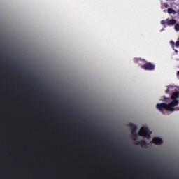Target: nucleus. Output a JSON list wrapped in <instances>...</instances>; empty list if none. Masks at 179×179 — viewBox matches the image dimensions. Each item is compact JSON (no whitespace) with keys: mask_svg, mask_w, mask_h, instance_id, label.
Segmentation results:
<instances>
[{"mask_svg":"<svg viewBox=\"0 0 179 179\" xmlns=\"http://www.w3.org/2000/svg\"><path fill=\"white\" fill-rule=\"evenodd\" d=\"M179 98V92H173L171 95L172 101L169 103H161L157 104V108L159 111H162L163 114H166L164 113V110L166 111H178L179 108H174L176 106H178V99Z\"/></svg>","mask_w":179,"mask_h":179,"instance_id":"obj_1","label":"nucleus"},{"mask_svg":"<svg viewBox=\"0 0 179 179\" xmlns=\"http://www.w3.org/2000/svg\"><path fill=\"white\" fill-rule=\"evenodd\" d=\"M150 134L152 133L147 127H142L138 132L140 136H144V138H147L148 139H150Z\"/></svg>","mask_w":179,"mask_h":179,"instance_id":"obj_2","label":"nucleus"},{"mask_svg":"<svg viewBox=\"0 0 179 179\" xmlns=\"http://www.w3.org/2000/svg\"><path fill=\"white\" fill-rule=\"evenodd\" d=\"M142 69L145 71H155V66L153 63L146 62L145 64L141 66Z\"/></svg>","mask_w":179,"mask_h":179,"instance_id":"obj_3","label":"nucleus"},{"mask_svg":"<svg viewBox=\"0 0 179 179\" xmlns=\"http://www.w3.org/2000/svg\"><path fill=\"white\" fill-rule=\"evenodd\" d=\"M152 143H155V145H162L163 143V139L160 138V137H155L152 139Z\"/></svg>","mask_w":179,"mask_h":179,"instance_id":"obj_4","label":"nucleus"},{"mask_svg":"<svg viewBox=\"0 0 179 179\" xmlns=\"http://www.w3.org/2000/svg\"><path fill=\"white\" fill-rule=\"evenodd\" d=\"M166 24L168 26H174L177 23V20H176L174 19L170 20V19L167 18L166 20Z\"/></svg>","mask_w":179,"mask_h":179,"instance_id":"obj_5","label":"nucleus"},{"mask_svg":"<svg viewBox=\"0 0 179 179\" xmlns=\"http://www.w3.org/2000/svg\"><path fill=\"white\" fill-rule=\"evenodd\" d=\"M168 13L169 15H171V13H173V15H176V13H177V12L176 10H174L173 8H169Z\"/></svg>","mask_w":179,"mask_h":179,"instance_id":"obj_6","label":"nucleus"},{"mask_svg":"<svg viewBox=\"0 0 179 179\" xmlns=\"http://www.w3.org/2000/svg\"><path fill=\"white\" fill-rule=\"evenodd\" d=\"M130 127H131V131H132L133 132H135V131H136V129L138 128V127H136V125H135V124H131L130 125Z\"/></svg>","mask_w":179,"mask_h":179,"instance_id":"obj_7","label":"nucleus"},{"mask_svg":"<svg viewBox=\"0 0 179 179\" xmlns=\"http://www.w3.org/2000/svg\"><path fill=\"white\" fill-rule=\"evenodd\" d=\"M141 61H142V59H138V58L134 59V62H136V64H138V62H141Z\"/></svg>","mask_w":179,"mask_h":179,"instance_id":"obj_8","label":"nucleus"},{"mask_svg":"<svg viewBox=\"0 0 179 179\" xmlns=\"http://www.w3.org/2000/svg\"><path fill=\"white\" fill-rule=\"evenodd\" d=\"M175 29L177 30V31L179 30V24H176L175 25Z\"/></svg>","mask_w":179,"mask_h":179,"instance_id":"obj_9","label":"nucleus"},{"mask_svg":"<svg viewBox=\"0 0 179 179\" xmlns=\"http://www.w3.org/2000/svg\"><path fill=\"white\" fill-rule=\"evenodd\" d=\"M167 23L166 20H162L161 21V24H166Z\"/></svg>","mask_w":179,"mask_h":179,"instance_id":"obj_10","label":"nucleus"},{"mask_svg":"<svg viewBox=\"0 0 179 179\" xmlns=\"http://www.w3.org/2000/svg\"><path fill=\"white\" fill-rule=\"evenodd\" d=\"M175 45L176 47H179V41L176 42Z\"/></svg>","mask_w":179,"mask_h":179,"instance_id":"obj_11","label":"nucleus"},{"mask_svg":"<svg viewBox=\"0 0 179 179\" xmlns=\"http://www.w3.org/2000/svg\"><path fill=\"white\" fill-rule=\"evenodd\" d=\"M171 44H172V45H174V41H171Z\"/></svg>","mask_w":179,"mask_h":179,"instance_id":"obj_12","label":"nucleus"},{"mask_svg":"<svg viewBox=\"0 0 179 179\" xmlns=\"http://www.w3.org/2000/svg\"><path fill=\"white\" fill-rule=\"evenodd\" d=\"M174 51H175V52H178V50H177L176 49H174Z\"/></svg>","mask_w":179,"mask_h":179,"instance_id":"obj_13","label":"nucleus"},{"mask_svg":"<svg viewBox=\"0 0 179 179\" xmlns=\"http://www.w3.org/2000/svg\"><path fill=\"white\" fill-rule=\"evenodd\" d=\"M166 93H169V90H166Z\"/></svg>","mask_w":179,"mask_h":179,"instance_id":"obj_14","label":"nucleus"},{"mask_svg":"<svg viewBox=\"0 0 179 179\" xmlns=\"http://www.w3.org/2000/svg\"><path fill=\"white\" fill-rule=\"evenodd\" d=\"M177 75H179V71L177 72Z\"/></svg>","mask_w":179,"mask_h":179,"instance_id":"obj_15","label":"nucleus"}]
</instances>
